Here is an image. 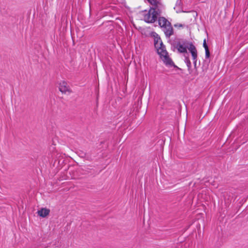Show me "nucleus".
Masks as SVG:
<instances>
[{"mask_svg": "<svg viewBox=\"0 0 248 248\" xmlns=\"http://www.w3.org/2000/svg\"><path fill=\"white\" fill-rule=\"evenodd\" d=\"M155 37V46L157 50V53L160 58L166 65L172 66L174 63L171 59L169 57L168 52L165 49L160 38L156 34Z\"/></svg>", "mask_w": 248, "mask_h": 248, "instance_id": "f257e3e1", "label": "nucleus"}, {"mask_svg": "<svg viewBox=\"0 0 248 248\" xmlns=\"http://www.w3.org/2000/svg\"><path fill=\"white\" fill-rule=\"evenodd\" d=\"M158 15L157 10H155V8H150L148 11H144L142 16L145 22L152 23L156 21Z\"/></svg>", "mask_w": 248, "mask_h": 248, "instance_id": "f03ea898", "label": "nucleus"}, {"mask_svg": "<svg viewBox=\"0 0 248 248\" xmlns=\"http://www.w3.org/2000/svg\"><path fill=\"white\" fill-rule=\"evenodd\" d=\"M59 91L64 94L70 93L72 92L71 89L67 83L64 81H62L59 83Z\"/></svg>", "mask_w": 248, "mask_h": 248, "instance_id": "7ed1b4c3", "label": "nucleus"}, {"mask_svg": "<svg viewBox=\"0 0 248 248\" xmlns=\"http://www.w3.org/2000/svg\"><path fill=\"white\" fill-rule=\"evenodd\" d=\"M162 29L167 36L170 37L173 34V30L170 23L167 24L166 26H164Z\"/></svg>", "mask_w": 248, "mask_h": 248, "instance_id": "20e7f679", "label": "nucleus"}, {"mask_svg": "<svg viewBox=\"0 0 248 248\" xmlns=\"http://www.w3.org/2000/svg\"><path fill=\"white\" fill-rule=\"evenodd\" d=\"M188 49L189 50V51L191 53L193 60L194 61H195V64L196 65V59H197V49H196L195 46L192 44H190L189 45V46L188 47Z\"/></svg>", "mask_w": 248, "mask_h": 248, "instance_id": "39448f33", "label": "nucleus"}, {"mask_svg": "<svg viewBox=\"0 0 248 248\" xmlns=\"http://www.w3.org/2000/svg\"><path fill=\"white\" fill-rule=\"evenodd\" d=\"M152 7L150 8H155V10L158 11L162 7V4L158 0H147Z\"/></svg>", "mask_w": 248, "mask_h": 248, "instance_id": "423d86ee", "label": "nucleus"}, {"mask_svg": "<svg viewBox=\"0 0 248 248\" xmlns=\"http://www.w3.org/2000/svg\"><path fill=\"white\" fill-rule=\"evenodd\" d=\"M50 213V210L46 208H43L37 211L38 216L42 217H45L47 216Z\"/></svg>", "mask_w": 248, "mask_h": 248, "instance_id": "0eeeda50", "label": "nucleus"}, {"mask_svg": "<svg viewBox=\"0 0 248 248\" xmlns=\"http://www.w3.org/2000/svg\"><path fill=\"white\" fill-rule=\"evenodd\" d=\"M170 22L165 17H160L158 18V24L161 28L166 26L167 24Z\"/></svg>", "mask_w": 248, "mask_h": 248, "instance_id": "6e6552de", "label": "nucleus"}, {"mask_svg": "<svg viewBox=\"0 0 248 248\" xmlns=\"http://www.w3.org/2000/svg\"><path fill=\"white\" fill-rule=\"evenodd\" d=\"M178 50L181 53L186 52V47L182 45H180L178 46Z\"/></svg>", "mask_w": 248, "mask_h": 248, "instance_id": "1a4fd4ad", "label": "nucleus"}, {"mask_svg": "<svg viewBox=\"0 0 248 248\" xmlns=\"http://www.w3.org/2000/svg\"><path fill=\"white\" fill-rule=\"evenodd\" d=\"M205 57L207 58H208L210 57V51L209 48H207L205 49Z\"/></svg>", "mask_w": 248, "mask_h": 248, "instance_id": "9d476101", "label": "nucleus"}, {"mask_svg": "<svg viewBox=\"0 0 248 248\" xmlns=\"http://www.w3.org/2000/svg\"><path fill=\"white\" fill-rule=\"evenodd\" d=\"M203 46L205 49H207V48H208V46L206 44V39H204V40H203Z\"/></svg>", "mask_w": 248, "mask_h": 248, "instance_id": "9b49d317", "label": "nucleus"}, {"mask_svg": "<svg viewBox=\"0 0 248 248\" xmlns=\"http://www.w3.org/2000/svg\"><path fill=\"white\" fill-rule=\"evenodd\" d=\"M188 64H189V65L190 64V62L189 60L188 61Z\"/></svg>", "mask_w": 248, "mask_h": 248, "instance_id": "f8f14e48", "label": "nucleus"}]
</instances>
